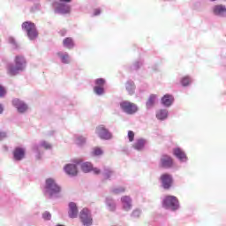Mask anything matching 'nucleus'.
I'll list each match as a JSON object with an SVG mask.
<instances>
[{
    "label": "nucleus",
    "instance_id": "obj_1",
    "mask_svg": "<svg viewBox=\"0 0 226 226\" xmlns=\"http://www.w3.org/2000/svg\"><path fill=\"white\" fill-rule=\"evenodd\" d=\"M27 68V60L22 55H18L14 58V63L9 64L7 65V72L11 77H17V75H20V73H24V72Z\"/></svg>",
    "mask_w": 226,
    "mask_h": 226
},
{
    "label": "nucleus",
    "instance_id": "obj_2",
    "mask_svg": "<svg viewBox=\"0 0 226 226\" xmlns=\"http://www.w3.org/2000/svg\"><path fill=\"white\" fill-rule=\"evenodd\" d=\"M61 185L54 178H47L44 185V195L49 199H61Z\"/></svg>",
    "mask_w": 226,
    "mask_h": 226
},
{
    "label": "nucleus",
    "instance_id": "obj_3",
    "mask_svg": "<svg viewBox=\"0 0 226 226\" xmlns=\"http://www.w3.org/2000/svg\"><path fill=\"white\" fill-rule=\"evenodd\" d=\"M74 163V164H73ZM73 163L66 164L64 167V170L67 176L71 177H75L79 174V167L83 172H86V162L82 159H75Z\"/></svg>",
    "mask_w": 226,
    "mask_h": 226
},
{
    "label": "nucleus",
    "instance_id": "obj_4",
    "mask_svg": "<svg viewBox=\"0 0 226 226\" xmlns=\"http://www.w3.org/2000/svg\"><path fill=\"white\" fill-rule=\"evenodd\" d=\"M162 206L164 209H168L174 213L181 208L179 199L175 195H165L162 200Z\"/></svg>",
    "mask_w": 226,
    "mask_h": 226
},
{
    "label": "nucleus",
    "instance_id": "obj_5",
    "mask_svg": "<svg viewBox=\"0 0 226 226\" xmlns=\"http://www.w3.org/2000/svg\"><path fill=\"white\" fill-rule=\"evenodd\" d=\"M21 29L24 33L26 34L27 38L34 41L38 38V29L36 28V25L31 21H25L21 25Z\"/></svg>",
    "mask_w": 226,
    "mask_h": 226
},
{
    "label": "nucleus",
    "instance_id": "obj_6",
    "mask_svg": "<svg viewBox=\"0 0 226 226\" xmlns=\"http://www.w3.org/2000/svg\"><path fill=\"white\" fill-rule=\"evenodd\" d=\"M119 107L121 111L126 115H135L139 109L137 104L131 102L130 101H122L119 102Z\"/></svg>",
    "mask_w": 226,
    "mask_h": 226
},
{
    "label": "nucleus",
    "instance_id": "obj_7",
    "mask_svg": "<svg viewBox=\"0 0 226 226\" xmlns=\"http://www.w3.org/2000/svg\"><path fill=\"white\" fill-rule=\"evenodd\" d=\"M95 133L102 140H110L114 137L109 129H107L106 125L103 124L98 125L95 128Z\"/></svg>",
    "mask_w": 226,
    "mask_h": 226
},
{
    "label": "nucleus",
    "instance_id": "obj_8",
    "mask_svg": "<svg viewBox=\"0 0 226 226\" xmlns=\"http://www.w3.org/2000/svg\"><path fill=\"white\" fill-rule=\"evenodd\" d=\"M53 8L55 13L58 15H66L72 11V6L68 4L54 2Z\"/></svg>",
    "mask_w": 226,
    "mask_h": 226
},
{
    "label": "nucleus",
    "instance_id": "obj_9",
    "mask_svg": "<svg viewBox=\"0 0 226 226\" xmlns=\"http://www.w3.org/2000/svg\"><path fill=\"white\" fill-rule=\"evenodd\" d=\"M95 87H94V92L95 95H98L99 97H102L105 94V85H106V79L104 78H97L94 80Z\"/></svg>",
    "mask_w": 226,
    "mask_h": 226
},
{
    "label": "nucleus",
    "instance_id": "obj_10",
    "mask_svg": "<svg viewBox=\"0 0 226 226\" xmlns=\"http://www.w3.org/2000/svg\"><path fill=\"white\" fill-rule=\"evenodd\" d=\"M160 181L164 190H170L173 185V181H174L173 176L172 174H169L168 172H165L164 174L161 175Z\"/></svg>",
    "mask_w": 226,
    "mask_h": 226
},
{
    "label": "nucleus",
    "instance_id": "obj_11",
    "mask_svg": "<svg viewBox=\"0 0 226 226\" xmlns=\"http://www.w3.org/2000/svg\"><path fill=\"white\" fill-rule=\"evenodd\" d=\"M159 165L162 169H171L174 165V160L170 154H162Z\"/></svg>",
    "mask_w": 226,
    "mask_h": 226
},
{
    "label": "nucleus",
    "instance_id": "obj_12",
    "mask_svg": "<svg viewBox=\"0 0 226 226\" xmlns=\"http://www.w3.org/2000/svg\"><path fill=\"white\" fill-rule=\"evenodd\" d=\"M173 154L181 163H186L189 160L185 151L182 147H173Z\"/></svg>",
    "mask_w": 226,
    "mask_h": 226
},
{
    "label": "nucleus",
    "instance_id": "obj_13",
    "mask_svg": "<svg viewBox=\"0 0 226 226\" xmlns=\"http://www.w3.org/2000/svg\"><path fill=\"white\" fill-rule=\"evenodd\" d=\"M212 13L219 18H226V5L224 4H215L212 7Z\"/></svg>",
    "mask_w": 226,
    "mask_h": 226
},
{
    "label": "nucleus",
    "instance_id": "obj_14",
    "mask_svg": "<svg viewBox=\"0 0 226 226\" xmlns=\"http://www.w3.org/2000/svg\"><path fill=\"white\" fill-rule=\"evenodd\" d=\"M11 103L19 114H24L27 110V104L19 98L12 99Z\"/></svg>",
    "mask_w": 226,
    "mask_h": 226
},
{
    "label": "nucleus",
    "instance_id": "obj_15",
    "mask_svg": "<svg viewBox=\"0 0 226 226\" xmlns=\"http://www.w3.org/2000/svg\"><path fill=\"white\" fill-rule=\"evenodd\" d=\"M68 216L72 220L79 217V206H77V203L73 201L68 203Z\"/></svg>",
    "mask_w": 226,
    "mask_h": 226
},
{
    "label": "nucleus",
    "instance_id": "obj_16",
    "mask_svg": "<svg viewBox=\"0 0 226 226\" xmlns=\"http://www.w3.org/2000/svg\"><path fill=\"white\" fill-rule=\"evenodd\" d=\"M175 102V97L171 94H165L161 99V104L167 109V108H171Z\"/></svg>",
    "mask_w": 226,
    "mask_h": 226
},
{
    "label": "nucleus",
    "instance_id": "obj_17",
    "mask_svg": "<svg viewBox=\"0 0 226 226\" xmlns=\"http://www.w3.org/2000/svg\"><path fill=\"white\" fill-rule=\"evenodd\" d=\"M102 176L104 179H109V181H112L117 177V173L111 167L105 166L103 167Z\"/></svg>",
    "mask_w": 226,
    "mask_h": 226
},
{
    "label": "nucleus",
    "instance_id": "obj_18",
    "mask_svg": "<svg viewBox=\"0 0 226 226\" xmlns=\"http://www.w3.org/2000/svg\"><path fill=\"white\" fill-rule=\"evenodd\" d=\"M41 147H43V149H52V145H50L49 142L45 140H41L39 144L33 145L32 149L34 153L40 154Z\"/></svg>",
    "mask_w": 226,
    "mask_h": 226
},
{
    "label": "nucleus",
    "instance_id": "obj_19",
    "mask_svg": "<svg viewBox=\"0 0 226 226\" xmlns=\"http://www.w3.org/2000/svg\"><path fill=\"white\" fill-rule=\"evenodd\" d=\"M121 202L123 206V209L124 211H131L132 207V199L129 195H124L121 197Z\"/></svg>",
    "mask_w": 226,
    "mask_h": 226
},
{
    "label": "nucleus",
    "instance_id": "obj_20",
    "mask_svg": "<svg viewBox=\"0 0 226 226\" xmlns=\"http://www.w3.org/2000/svg\"><path fill=\"white\" fill-rule=\"evenodd\" d=\"M106 208L114 213L117 207V204L112 197H106L105 199Z\"/></svg>",
    "mask_w": 226,
    "mask_h": 226
},
{
    "label": "nucleus",
    "instance_id": "obj_21",
    "mask_svg": "<svg viewBox=\"0 0 226 226\" xmlns=\"http://www.w3.org/2000/svg\"><path fill=\"white\" fill-rule=\"evenodd\" d=\"M26 156V150L22 147H16L13 151V158L16 162H20Z\"/></svg>",
    "mask_w": 226,
    "mask_h": 226
},
{
    "label": "nucleus",
    "instance_id": "obj_22",
    "mask_svg": "<svg viewBox=\"0 0 226 226\" xmlns=\"http://www.w3.org/2000/svg\"><path fill=\"white\" fill-rule=\"evenodd\" d=\"M157 95L155 94H151L148 97V100L146 102L147 109H153L156 104Z\"/></svg>",
    "mask_w": 226,
    "mask_h": 226
},
{
    "label": "nucleus",
    "instance_id": "obj_23",
    "mask_svg": "<svg viewBox=\"0 0 226 226\" xmlns=\"http://www.w3.org/2000/svg\"><path fill=\"white\" fill-rule=\"evenodd\" d=\"M56 56L63 64H70V54H68V52L60 51L56 53Z\"/></svg>",
    "mask_w": 226,
    "mask_h": 226
},
{
    "label": "nucleus",
    "instance_id": "obj_24",
    "mask_svg": "<svg viewBox=\"0 0 226 226\" xmlns=\"http://www.w3.org/2000/svg\"><path fill=\"white\" fill-rule=\"evenodd\" d=\"M168 117H169V111L165 108L163 109H158V111H156V118L161 122L167 120Z\"/></svg>",
    "mask_w": 226,
    "mask_h": 226
},
{
    "label": "nucleus",
    "instance_id": "obj_25",
    "mask_svg": "<svg viewBox=\"0 0 226 226\" xmlns=\"http://www.w3.org/2000/svg\"><path fill=\"white\" fill-rule=\"evenodd\" d=\"M147 144V140L140 138V139H136L132 147L137 151H142Z\"/></svg>",
    "mask_w": 226,
    "mask_h": 226
},
{
    "label": "nucleus",
    "instance_id": "obj_26",
    "mask_svg": "<svg viewBox=\"0 0 226 226\" xmlns=\"http://www.w3.org/2000/svg\"><path fill=\"white\" fill-rule=\"evenodd\" d=\"M63 45L64 49L72 50V49L75 47V41H73V39L72 37H67L64 39Z\"/></svg>",
    "mask_w": 226,
    "mask_h": 226
},
{
    "label": "nucleus",
    "instance_id": "obj_27",
    "mask_svg": "<svg viewBox=\"0 0 226 226\" xmlns=\"http://www.w3.org/2000/svg\"><path fill=\"white\" fill-rule=\"evenodd\" d=\"M125 88L130 95H133L136 90V85L134 81L129 80L125 84Z\"/></svg>",
    "mask_w": 226,
    "mask_h": 226
},
{
    "label": "nucleus",
    "instance_id": "obj_28",
    "mask_svg": "<svg viewBox=\"0 0 226 226\" xmlns=\"http://www.w3.org/2000/svg\"><path fill=\"white\" fill-rule=\"evenodd\" d=\"M74 142L79 147H82L86 144V138L84 136L78 134L74 136Z\"/></svg>",
    "mask_w": 226,
    "mask_h": 226
},
{
    "label": "nucleus",
    "instance_id": "obj_29",
    "mask_svg": "<svg viewBox=\"0 0 226 226\" xmlns=\"http://www.w3.org/2000/svg\"><path fill=\"white\" fill-rule=\"evenodd\" d=\"M91 171H93L94 174H100L101 169H98V167H94L91 162H87V173Z\"/></svg>",
    "mask_w": 226,
    "mask_h": 226
},
{
    "label": "nucleus",
    "instance_id": "obj_30",
    "mask_svg": "<svg viewBox=\"0 0 226 226\" xmlns=\"http://www.w3.org/2000/svg\"><path fill=\"white\" fill-rule=\"evenodd\" d=\"M109 192L117 195L119 193H124L125 192V188L124 186H115L113 188H110Z\"/></svg>",
    "mask_w": 226,
    "mask_h": 226
},
{
    "label": "nucleus",
    "instance_id": "obj_31",
    "mask_svg": "<svg viewBox=\"0 0 226 226\" xmlns=\"http://www.w3.org/2000/svg\"><path fill=\"white\" fill-rule=\"evenodd\" d=\"M192 82V79L190 76H184V78L180 79L182 87H189V85H191Z\"/></svg>",
    "mask_w": 226,
    "mask_h": 226
},
{
    "label": "nucleus",
    "instance_id": "obj_32",
    "mask_svg": "<svg viewBox=\"0 0 226 226\" xmlns=\"http://www.w3.org/2000/svg\"><path fill=\"white\" fill-rule=\"evenodd\" d=\"M94 225V218L90 209L87 207V226Z\"/></svg>",
    "mask_w": 226,
    "mask_h": 226
},
{
    "label": "nucleus",
    "instance_id": "obj_33",
    "mask_svg": "<svg viewBox=\"0 0 226 226\" xmlns=\"http://www.w3.org/2000/svg\"><path fill=\"white\" fill-rule=\"evenodd\" d=\"M8 42L11 45L13 49H19V42H17L14 37L10 36L8 38Z\"/></svg>",
    "mask_w": 226,
    "mask_h": 226
},
{
    "label": "nucleus",
    "instance_id": "obj_34",
    "mask_svg": "<svg viewBox=\"0 0 226 226\" xmlns=\"http://www.w3.org/2000/svg\"><path fill=\"white\" fill-rule=\"evenodd\" d=\"M79 220L82 225L86 226V208H83L79 213Z\"/></svg>",
    "mask_w": 226,
    "mask_h": 226
},
{
    "label": "nucleus",
    "instance_id": "obj_35",
    "mask_svg": "<svg viewBox=\"0 0 226 226\" xmlns=\"http://www.w3.org/2000/svg\"><path fill=\"white\" fill-rule=\"evenodd\" d=\"M141 65H143V60H136V62H134V64H132V69L137 71L138 69H139V67H141Z\"/></svg>",
    "mask_w": 226,
    "mask_h": 226
},
{
    "label": "nucleus",
    "instance_id": "obj_36",
    "mask_svg": "<svg viewBox=\"0 0 226 226\" xmlns=\"http://www.w3.org/2000/svg\"><path fill=\"white\" fill-rule=\"evenodd\" d=\"M142 215L141 209H134L131 215L132 218H139Z\"/></svg>",
    "mask_w": 226,
    "mask_h": 226
},
{
    "label": "nucleus",
    "instance_id": "obj_37",
    "mask_svg": "<svg viewBox=\"0 0 226 226\" xmlns=\"http://www.w3.org/2000/svg\"><path fill=\"white\" fill-rule=\"evenodd\" d=\"M93 154L94 156H100L101 154H103V149H102V147H94L93 150Z\"/></svg>",
    "mask_w": 226,
    "mask_h": 226
},
{
    "label": "nucleus",
    "instance_id": "obj_38",
    "mask_svg": "<svg viewBox=\"0 0 226 226\" xmlns=\"http://www.w3.org/2000/svg\"><path fill=\"white\" fill-rule=\"evenodd\" d=\"M42 218L46 222H49V220H52V215L50 214V212L46 211L42 214Z\"/></svg>",
    "mask_w": 226,
    "mask_h": 226
},
{
    "label": "nucleus",
    "instance_id": "obj_39",
    "mask_svg": "<svg viewBox=\"0 0 226 226\" xmlns=\"http://www.w3.org/2000/svg\"><path fill=\"white\" fill-rule=\"evenodd\" d=\"M127 137H128L130 142H132L135 139V134H134L133 131H129L127 133Z\"/></svg>",
    "mask_w": 226,
    "mask_h": 226
},
{
    "label": "nucleus",
    "instance_id": "obj_40",
    "mask_svg": "<svg viewBox=\"0 0 226 226\" xmlns=\"http://www.w3.org/2000/svg\"><path fill=\"white\" fill-rule=\"evenodd\" d=\"M6 95V89L3 86L0 85V98H4Z\"/></svg>",
    "mask_w": 226,
    "mask_h": 226
},
{
    "label": "nucleus",
    "instance_id": "obj_41",
    "mask_svg": "<svg viewBox=\"0 0 226 226\" xmlns=\"http://www.w3.org/2000/svg\"><path fill=\"white\" fill-rule=\"evenodd\" d=\"M102 13V9L100 7H96V9H94V12L92 16H100Z\"/></svg>",
    "mask_w": 226,
    "mask_h": 226
},
{
    "label": "nucleus",
    "instance_id": "obj_42",
    "mask_svg": "<svg viewBox=\"0 0 226 226\" xmlns=\"http://www.w3.org/2000/svg\"><path fill=\"white\" fill-rule=\"evenodd\" d=\"M8 137V133L6 132L0 131V141L4 140Z\"/></svg>",
    "mask_w": 226,
    "mask_h": 226
},
{
    "label": "nucleus",
    "instance_id": "obj_43",
    "mask_svg": "<svg viewBox=\"0 0 226 226\" xmlns=\"http://www.w3.org/2000/svg\"><path fill=\"white\" fill-rule=\"evenodd\" d=\"M3 112H4V107L3 104H0V114H3Z\"/></svg>",
    "mask_w": 226,
    "mask_h": 226
},
{
    "label": "nucleus",
    "instance_id": "obj_44",
    "mask_svg": "<svg viewBox=\"0 0 226 226\" xmlns=\"http://www.w3.org/2000/svg\"><path fill=\"white\" fill-rule=\"evenodd\" d=\"M60 3H72V0H58Z\"/></svg>",
    "mask_w": 226,
    "mask_h": 226
},
{
    "label": "nucleus",
    "instance_id": "obj_45",
    "mask_svg": "<svg viewBox=\"0 0 226 226\" xmlns=\"http://www.w3.org/2000/svg\"><path fill=\"white\" fill-rule=\"evenodd\" d=\"M211 2H212V3H215V0H211Z\"/></svg>",
    "mask_w": 226,
    "mask_h": 226
},
{
    "label": "nucleus",
    "instance_id": "obj_46",
    "mask_svg": "<svg viewBox=\"0 0 226 226\" xmlns=\"http://www.w3.org/2000/svg\"><path fill=\"white\" fill-rule=\"evenodd\" d=\"M113 226H117V225H113Z\"/></svg>",
    "mask_w": 226,
    "mask_h": 226
}]
</instances>
